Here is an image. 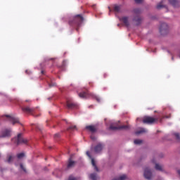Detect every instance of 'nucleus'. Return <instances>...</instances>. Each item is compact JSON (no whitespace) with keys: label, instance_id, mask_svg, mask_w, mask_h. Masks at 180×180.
Segmentation results:
<instances>
[{"label":"nucleus","instance_id":"nucleus-24","mask_svg":"<svg viewBox=\"0 0 180 180\" xmlns=\"http://www.w3.org/2000/svg\"><path fill=\"white\" fill-rule=\"evenodd\" d=\"M13 161V156L9 155L7 156V162H12Z\"/></svg>","mask_w":180,"mask_h":180},{"label":"nucleus","instance_id":"nucleus-23","mask_svg":"<svg viewBox=\"0 0 180 180\" xmlns=\"http://www.w3.org/2000/svg\"><path fill=\"white\" fill-rule=\"evenodd\" d=\"M114 12H117V13H119V12H120V6H115Z\"/></svg>","mask_w":180,"mask_h":180},{"label":"nucleus","instance_id":"nucleus-10","mask_svg":"<svg viewBox=\"0 0 180 180\" xmlns=\"http://www.w3.org/2000/svg\"><path fill=\"white\" fill-rule=\"evenodd\" d=\"M86 154L89 157V158H90V160H91V164L94 168V170L98 172L99 171V169H98V167L96 166V163L95 162V159H94V158L91 156V153H89V151H87Z\"/></svg>","mask_w":180,"mask_h":180},{"label":"nucleus","instance_id":"nucleus-37","mask_svg":"<svg viewBox=\"0 0 180 180\" xmlns=\"http://www.w3.org/2000/svg\"><path fill=\"white\" fill-rule=\"evenodd\" d=\"M41 74H44V70H42V71H41Z\"/></svg>","mask_w":180,"mask_h":180},{"label":"nucleus","instance_id":"nucleus-25","mask_svg":"<svg viewBox=\"0 0 180 180\" xmlns=\"http://www.w3.org/2000/svg\"><path fill=\"white\" fill-rule=\"evenodd\" d=\"M127 178V176H126L125 174L122 175L121 176H120V178L118 179H114L112 180H124Z\"/></svg>","mask_w":180,"mask_h":180},{"label":"nucleus","instance_id":"nucleus-39","mask_svg":"<svg viewBox=\"0 0 180 180\" xmlns=\"http://www.w3.org/2000/svg\"><path fill=\"white\" fill-rule=\"evenodd\" d=\"M49 86H51H51H53V85H51V84H49Z\"/></svg>","mask_w":180,"mask_h":180},{"label":"nucleus","instance_id":"nucleus-30","mask_svg":"<svg viewBox=\"0 0 180 180\" xmlns=\"http://www.w3.org/2000/svg\"><path fill=\"white\" fill-rule=\"evenodd\" d=\"M20 167L21 169H22V171H24V172H26V168H25V167H23L22 164H20Z\"/></svg>","mask_w":180,"mask_h":180},{"label":"nucleus","instance_id":"nucleus-5","mask_svg":"<svg viewBox=\"0 0 180 180\" xmlns=\"http://www.w3.org/2000/svg\"><path fill=\"white\" fill-rule=\"evenodd\" d=\"M22 110L25 113H27L28 115H32V116L36 117V115L34 114L36 113V108H30L29 106L22 107Z\"/></svg>","mask_w":180,"mask_h":180},{"label":"nucleus","instance_id":"nucleus-41","mask_svg":"<svg viewBox=\"0 0 180 180\" xmlns=\"http://www.w3.org/2000/svg\"><path fill=\"white\" fill-rule=\"evenodd\" d=\"M117 26H120V25L118 24Z\"/></svg>","mask_w":180,"mask_h":180},{"label":"nucleus","instance_id":"nucleus-35","mask_svg":"<svg viewBox=\"0 0 180 180\" xmlns=\"http://www.w3.org/2000/svg\"><path fill=\"white\" fill-rule=\"evenodd\" d=\"M37 127L39 129V130H41V129L40 128L39 126H38V127Z\"/></svg>","mask_w":180,"mask_h":180},{"label":"nucleus","instance_id":"nucleus-15","mask_svg":"<svg viewBox=\"0 0 180 180\" xmlns=\"http://www.w3.org/2000/svg\"><path fill=\"white\" fill-rule=\"evenodd\" d=\"M103 148V145L101 143H98L97 146L94 148L95 153H101L102 151V149Z\"/></svg>","mask_w":180,"mask_h":180},{"label":"nucleus","instance_id":"nucleus-29","mask_svg":"<svg viewBox=\"0 0 180 180\" xmlns=\"http://www.w3.org/2000/svg\"><path fill=\"white\" fill-rule=\"evenodd\" d=\"M174 136H175V137H176V140H177L178 141H180V136H179V134L175 133V134H174Z\"/></svg>","mask_w":180,"mask_h":180},{"label":"nucleus","instance_id":"nucleus-27","mask_svg":"<svg viewBox=\"0 0 180 180\" xmlns=\"http://www.w3.org/2000/svg\"><path fill=\"white\" fill-rule=\"evenodd\" d=\"M23 157H25V153H18L17 155V158L20 160V158H23Z\"/></svg>","mask_w":180,"mask_h":180},{"label":"nucleus","instance_id":"nucleus-31","mask_svg":"<svg viewBox=\"0 0 180 180\" xmlns=\"http://www.w3.org/2000/svg\"><path fill=\"white\" fill-rule=\"evenodd\" d=\"M68 180H77V178H75V177H74V176H70V177H69V179Z\"/></svg>","mask_w":180,"mask_h":180},{"label":"nucleus","instance_id":"nucleus-34","mask_svg":"<svg viewBox=\"0 0 180 180\" xmlns=\"http://www.w3.org/2000/svg\"><path fill=\"white\" fill-rule=\"evenodd\" d=\"M91 140H96V138H95V136H91Z\"/></svg>","mask_w":180,"mask_h":180},{"label":"nucleus","instance_id":"nucleus-14","mask_svg":"<svg viewBox=\"0 0 180 180\" xmlns=\"http://www.w3.org/2000/svg\"><path fill=\"white\" fill-rule=\"evenodd\" d=\"M86 130H89V131H91V133H95L96 132V127L94 125H89L86 127Z\"/></svg>","mask_w":180,"mask_h":180},{"label":"nucleus","instance_id":"nucleus-32","mask_svg":"<svg viewBox=\"0 0 180 180\" xmlns=\"http://www.w3.org/2000/svg\"><path fill=\"white\" fill-rule=\"evenodd\" d=\"M136 4H141L143 2V0H135Z\"/></svg>","mask_w":180,"mask_h":180},{"label":"nucleus","instance_id":"nucleus-19","mask_svg":"<svg viewBox=\"0 0 180 180\" xmlns=\"http://www.w3.org/2000/svg\"><path fill=\"white\" fill-rule=\"evenodd\" d=\"M143 133H147V129H146L144 128H141L140 130L136 131L135 132V134H136V136H139V134H141Z\"/></svg>","mask_w":180,"mask_h":180},{"label":"nucleus","instance_id":"nucleus-38","mask_svg":"<svg viewBox=\"0 0 180 180\" xmlns=\"http://www.w3.org/2000/svg\"><path fill=\"white\" fill-rule=\"evenodd\" d=\"M25 72H26V74H29V72H28V71H27V70H26V71H25Z\"/></svg>","mask_w":180,"mask_h":180},{"label":"nucleus","instance_id":"nucleus-28","mask_svg":"<svg viewBox=\"0 0 180 180\" xmlns=\"http://www.w3.org/2000/svg\"><path fill=\"white\" fill-rule=\"evenodd\" d=\"M77 129V126H70L67 129L68 131H70V130H75Z\"/></svg>","mask_w":180,"mask_h":180},{"label":"nucleus","instance_id":"nucleus-17","mask_svg":"<svg viewBox=\"0 0 180 180\" xmlns=\"http://www.w3.org/2000/svg\"><path fill=\"white\" fill-rule=\"evenodd\" d=\"M169 2L174 8L179 6V1H178V0H169Z\"/></svg>","mask_w":180,"mask_h":180},{"label":"nucleus","instance_id":"nucleus-1","mask_svg":"<svg viewBox=\"0 0 180 180\" xmlns=\"http://www.w3.org/2000/svg\"><path fill=\"white\" fill-rule=\"evenodd\" d=\"M171 117V115L169 116H163V117H158L156 118H154L153 117L146 116L143 117V123L145 124H154V123H156V122H158V120L161 122H162V119H169Z\"/></svg>","mask_w":180,"mask_h":180},{"label":"nucleus","instance_id":"nucleus-16","mask_svg":"<svg viewBox=\"0 0 180 180\" xmlns=\"http://www.w3.org/2000/svg\"><path fill=\"white\" fill-rule=\"evenodd\" d=\"M120 20L123 22L124 25L127 26V27H129V18L128 17H122L120 18Z\"/></svg>","mask_w":180,"mask_h":180},{"label":"nucleus","instance_id":"nucleus-18","mask_svg":"<svg viewBox=\"0 0 180 180\" xmlns=\"http://www.w3.org/2000/svg\"><path fill=\"white\" fill-rule=\"evenodd\" d=\"M75 161L70 158L68 163V168H72L73 167H75Z\"/></svg>","mask_w":180,"mask_h":180},{"label":"nucleus","instance_id":"nucleus-22","mask_svg":"<svg viewBox=\"0 0 180 180\" xmlns=\"http://www.w3.org/2000/svg\"><path fill=\"white\" fill-rule=\"evenodd\" d=\"M155 169H157V171H162V166H161L158 163L155 164Z\"/></svg>","mask_w":180,"mask_h":180},{"label":"nucleus","instance_id":"nucleus-26","mask_svg":"<svg viewBox=\"0 0 180 180\" xmlns=\"http://www.w3.org/2000/svg\"><path fill=\"white\" fill-rule=\"evenodd\" d=\"M134 144L139 145V144H141V143H143V140H140V139H136L134 141Z\"/></svg>","mask_w":180,"mask_h":180},{"label":"nucleus","instance_id":"nucleus-13","mask_svg":"<svg viewBox=\"0 0 180 180\" xmlns=\"http://www.w3.org/2000/svg\"><path fill=\"white\" fill-rule=\"evenodd\" d=\"M68 109H78V105L75 103L67 102Z\"/></svg>","mask_w":180,"mask_h":180},{"label":"nucleus","instance_id":"nucleus-40","mask_svg":"<svg viewBox=\"0 0 180 180\" xmlns=\"http://www.w3.org/2000/svg\"><path fill=\"white\" fill-rule=\"evenodd\" d=\"M172 60H174V57L172 58Z\"/></svg>","mask_w":180,"mask_h":180},{"label":"nucleus","instance_id":"nucleus-2","mask_svg":"<svg viewBox=\"0 0 180 180\" xmlns=\"http://www.w3.org/2000/svg\"><path fill=\"white\" fill-rule=\"evenodd\" d=\"M79 98H82V99H88V98H94L95 100L97 101V102H101V98H99L98 96H95L92 93H89V91H82L79 94Z\"/></svg>","mask_w":180,"mask_h":180},{"label":"nucleus","instance_id":"nucleus-21","mask_svg":"<svg viewBox=\"0 0 180 180\" xmlns=\"http://www.w3.org/2000/svg\"><path fill=\"white\" fill-rule=\"evenodd\" d=\"M162 4H164V1H161L160 3H159L156 6L157 9H162V8H165V6Z\"/></svg>","mask_w":180,"mask_h":180},{"label":"nucleus","instance_id":"nucleus-12","mask_svg":"<svg viewBox=\"0 0 180 180\" xmlns=\"http://www.w3.org/2000/svg\"><path fill=\"white\" fill-rule=\"evenodd\" d=\"M6 117H8V120L9 122H11V123L13 124H16V123L20 124V121H19V118L18 117H11L9 115H6Z\"/></svg>","mask_w":180,"mask_h":180},{"label":"nucleus","instance_id":"nucleus-3","mask_svg":"<svg viewBox=\"0 0 180 180\" xmlns=\"http://www.w3.org/2000/svg\"><path fill=\"white\" fill-rule=\"evenodd\" d=\"M84 22V17H82L81 15H76L72 21H69V25L70 26H79Z\"/></svg>","mask_w":180,"mask_h":180},{"label":"nucleus","instance_id":"nucleus-4","mask_svg":"<svg viewBox=\"0 0 180 180\" xmlns=\"http://www.w3.org/2000/svg\"><path fill=\"white\" fill-rule=\"evenodd\" d=\"M134 12V22L136 23L137 25L141 23L143 18L140 16L141 13V10L140 8H135L133 10Z\"/></svg>","mask_w":180,"mask_h":180},{"label":"nucleus","instance_id":"nucleus-36","mask_svg":"<svg viewBox=\"0 0 180 180\" xmlns=\"http://www.w3.org/2000/svg\"><path fill=\"white\" fill-rule=\"evenodd\" d=\"M178 174L180 176V170H178Z\"/></svg>","mask_w":180,"mask_h":180},{"label":"nucleus","instance_id":"nucleus-11","mask_svg":"<svg viewBox=\"0 0 180 180\" xmlns=\"http://www.w3.org/2000/svg\"><path fill=\"white\" fill-rule=\"evenodd\" d=\"M168 31V25L165 22H162L160 27V32L161 34H164L165 33H167Z\"/></svg>","mask_w":180,"mask_h":180},{"label":"nucleus","instance_id":"nucleus-6","mask_svg":"<svg viewBox=\"0 0 180 180\" xmlns=\"http://www.w3.org/2000/svg\"><path fill=\"white\" fill-rule=\"evenodd\" d=\"M130 126L129 125H122L119 127H115L113 125L110 126V130H129Z\"/></svg>","mask_w":180,"mask_h":180},{"label":"nucleus","instance_id":"nucleus-9","mask_svg":"<svg viewBox=\"0 0 180 180\" xmlns=\"http://www.w3.org/2000/svg\"><path fill=\"white\" fill-rule=\"evenodd\" d=\"M143 175L144 178L148 180H151V178H153V173L151 172V170L148 169V167L145 169Z\"/></svg>","mask_w":180,"mask_h":180},{"label":"nucleus","instance_id":"nucleus-8","mask_svg":"<svg viewBox=\"0 0 180 180\" xmlns=\"http://www.w3.org/2000/svg\"><path fill=\"white\" fill-rule=\"evenodd\" d=\"M27 139H23L22 137V134H18L17 136V145L19 146V144H27Z\"/></svg>","mask_w":180,"mask_h":180},{"label":"nucleus","instance_id":"nucleus-7","mask_svg":"<svg viewBox=\"0 0 180 180\" xmlns=\"http://www.w3.org/2000/svg\"><path fill=\"white\" fill-rule=\"evenodd\" d=\"M12 133V130L9 129H5L1 131V135L0 137L1 138H6V137H11Z\"/></svg>","mask_w":180,"mask_h":180},{"label":"nucleus","instance_id":"nucleus-33","mask_svg":"<svg viewBox=\"0 0 180 180\" xmlns=\"http://www.w3.org/2000/svg\"><path fill=\"white\" fill-rule=\"evenodd\" d=\"M54 137H55V139H58V137H60V134H56L54 135Z\"/></svg>","mask_w":180,"mask_h":180},{"label":"nucleus","instance_id":"nucleus-20","mask_svg":"<svg viewBox=\"0 0 180 180\" xmlns=\"http://www.w3.org/2000/svg\"><path fill=\"white\" fill-rule=\"evenodd\" d=\"M89 178L91 180H98V175L96 173H92L89 175Z\"/></svg>","mask_w":180,"mask_h":180}]
</instances>
